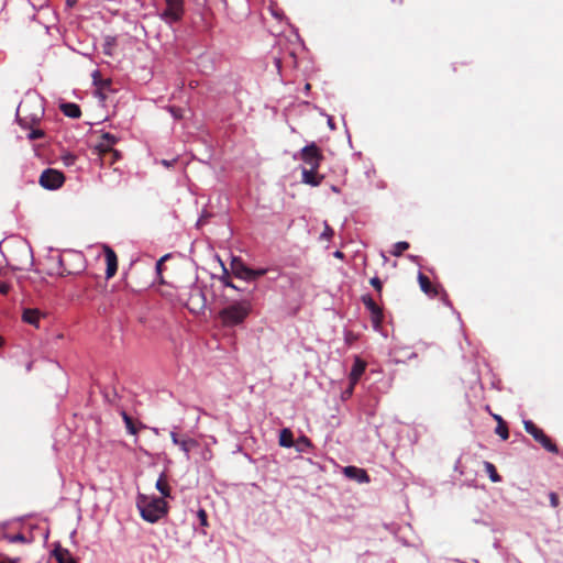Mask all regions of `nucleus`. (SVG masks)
I'll return each instance as SVG.
<instances>
[{"instance_id":"obj_23","label":"nucleus","mask_w":563,"mask_h":563,"mask_svg":"<svg viewBox=\"0 0 563 563\" xmlns=\"http://www.w3.org/2000/svg\"><path fill=\"white\" fill-rule=\"evenodd\" d=\"M294 444V435L289 429H283L279 433V445L290 448Z\"/></svg>"},{"instance_id":"obj_20","label":"nucleus","mask_w":563,"mask_h":563,"mask_svg":"<svg viewBox=\"0 0 563 563\" xmlns=\"http://www.w3.org/2000/svg\"><path fill=\"white\" fill-rule=\"evenodd\" d=\"M98 154L100 156L101 163L109 164V165L114 164L121 157L120 152L117 150L98 152Z\"/></svg>"},{"instance_id":"obj_30","label":"nucleus","mask_w":563,"mask_h":563,"mask_svg":"<svg viewBox=\"0 0 563 563\" xmlns=\"http://www.w3.org/2000/svg\"><path fill=\"white\" fill-rule=\"evenodd\" d=\"M369 284L377 290V292L380 296L382 295V290H383V283H382V280L377 276H375V277L371 278Z\"/></svg>"},{"instance_id":"obj_10","label":"nucleus","mask_w":563,"mask_h":563,"mask_svg":"<svg viewBox=\"0 0 563 563\" xmlns=\"http://www.w3.org/2000/svg\"><path fill=\"white\" fill-rule=\"evenodd\" d=\"M301 179L303 184L316 187L323 181L324 176L320 175L318 169L303 167L301 170Z\"/></svg>"},{"instance_id":"obj_50","label":"nucleus","mask_w":563,"mask_h":563,"mask_svg":"<svg viewBox=\"0 0 563 563\" xmlns=\"http://www.w3.org/2000/svg\"><path fill=\"white\" fill-rule=\"evenodd\" d=\"M301 440H302V444H310V441L308 440V438L302 437Z\"/></svg>"},{"instance_id":"obj_1","label":"nucleus","mask_w":563,"mask_h":563,"mask_svg":"<svg viewBox=\"0 0 563 563\" xmlns=\"http://www.w3.org/2000/svg\"><path fill=\"white\" fill-rule=\"evenodd\" d=\"M136 507L140 510L141 517L151 523L157 522L167 514V503L163 498L155 496L139 495Z\"/></svg>"},{"instance_id":"obj_16","label":"nucleus","mask_w":563,"mask_h":563,"mask_svg":"<svg viewBox=\"0 0 563 563\" xmlns=\"http://www.w3.org/2000/svg\"><path fill=\"white\" fill-rule=\"evenodd\" d=\"M42 316L43 314L38 309L27 308L23 310L22 320L37 328Z\"/></svg>"},{"instance_id":"obj_29","label":"nucleus","mask_w":563,"mask_h":563,"mask_svg":"<svg viewBox=\"0 0 563 563\" xmlns=\"http://www.w3.org/2000/svg\"><path fill=\"white\" fill-rule=\"evenodd\" d=\"M43 136H44V131L40 130V129H32L27 135L29 140H31V141L42 139Z\"/></svg>"},{"instance_id":"obj_25","label":"nucleus","mask_w":563,"mask_h":563,"mask_svg":"<svg viewBox=\"0 0 563 563\" xmlns=\"http://www.w3.org/2000/svg\"><path fill=\"white\" fill-rule=\"evenodd\" d=\"M496 434H498L503 440H507L509 438L508 426L505 420H500L495 429Z\"/></svg>"},{"instance_id":"obj_6","label":"nucleus","mask_w":563,"mask_h":563,"mask_svg":"<svg viewBox=\"0 0 563 563\" xmlns=\"http://www.w3.org/2000/svg\"><path fill=\"white\" fill-rule=\"evenodd\" d=\"M166 8L159 13V18L168 24L178 22L184 15V0H165Z\"/></svg>"},{"instance_id":"obj_44","label":"nucleus","mask_w":563,"mask_h":563,"mask_svg":"<svg viewBox=\"0 0 563 563\" xmlns=\"http://www.w3.org/2000/svg\"><path fill=\"white\" fill-rule=\"evenodd\" d=\"M42 112H43V110H42V108L40 107V109H38V113H34V114H33V117L31 118V121H32V122H36V121H38V120H40V117H41V114H42Z\"/></svg>"},{"instance_id":"obj_35","label":"nucleus","mask_w":563,"mask_h":563,"mask_svg":"<svg viewBox=\"0 0 563 563\" xmlns=\"http://www.w3.org/2000/svg\"><path fill=\"white\" fill-rule=\"evenodd\" d=\"M198 518L200 520V525L201 526H207L208 525V522H207V512L203 509H200L198 511Z\"/></svg>"},{"instance_id":"obj_3","label":"nucleus","mask_w":563,"mask_h":563,"mask_svg":"<svg viewBox=\"0 0 563 563\" xmlns=\"http://www.w3.org/2000/svg\"><path fill=\"white\" fill-rule=\"evenodd\" d=\"M523 427L526 432L532 435V438L540 443L544 450L555 454L559 453L558 445L531 420L525 421Z\"/></svg>"},{"instance_id":"obj_38","label":"nucleus","mask_w":563,"mask_h":563,"mask_svg":"<svg viewBox=\"0 0 563 563\" xmlns=\"http://www.w3.org/2000/svg\"><path fill=\"white\" fill-rule=\"evenodd\" d=\"M332 235H333V230H332V228H330L327 224L325 228H324L323 233L321 234V236L324 238V239H330Z\"/></svg>"},{"instance_id":"obj_14","label":"nucleus","mask_w":563,"mask_h":563,"mask_svg":"<svg viewBox=\"0 0 563 563\" xmlns=\"http://www.w3.org/2000/svg\"><path fill=\"white\" fill-rule=\"evenodd\" d=\"M366 368V363L362 361L360 357H355L354 364L352 366L349 379L352 385H356L361 376L364 374Z\"/></svg>"},{"instance_id":"obj_49","label":"nucleus","mask_w":563,"mask_h":563,"mask_svg":"<svg viewBox=\"0 0 563 563\" xmlns=\"http://www.w3.org/2000/svg\"><path fill=\"white\" fill-rule=\"evenodd\" d=\"M494 419L497 421V424L499 423L500 420H504L499 415H495V413H492Z\"/></svg>"},{"instance_id":"obj_11","label":"nucleus","mask_w":563,"mask_h":563,"mask_svg":"<svg viewBox=\"0 0 563 563\" xmlns=\"http://www.w3.org/2000/svg\"><path fill=\"white\" fill-rule=\"evenodd\" d=\"M343 473L346 477L354 479L358 483H368L369 476L367 472L363 468L356 466H346L343 470Z\"/></svg>"},{"instance_id":"obj_31","label":"nucleus","mask_w":563,"mask_h":563,"mask_svg":"<svg viewBox=\"0 0 563 563\" xmlns=\"http://www.w3.org/2000/svg\"><path fill=\"white\" fill-rule=\"evenodd\" d=\"M222 284L227 287H231L233 289H238V287L231 282V278L228 274V272L224 273V275L220 278Z\"/></svg>"},{"instance_id":"obj_43","label":"nucleus","mask_w":563,"mask_h":563,"mask_svg":"<svg viewBox=\"0 0 563 563\" xmlns=\"http://www.w3.org/2000/svg\"><path fill=\"white\" fill-rule=\"evenodd\" d=\"M111 85V82L109 80H106L102 82L101 87H100V96L101 98H104V96L102 95L101 90L106 89V88H109Z\"/></svg>"},{"instance_id":"obj_48","label":"nucleus","mask_w":563,"mask_h":563,"mask_svg":"<svg viewBox=\"0 0 563 563\" xmlns=\"http://www.w3.org/2000/svg\"><path fill=\"white\" fill-rule=\"evenodd\" d=\"M275 65H276L277 69L279 70L280 66H282V60L279 58H275Z\"/></svg>"},{"instance_id":"obj_24","label":"nucleus","mask_w":563,"mask_h":563,"mask_svg":"<svg viewBox=\"0 0 563 563\" xmlns=\"http://www.w3.org/2000/svg\"><path fill=\"white\" fill-rule=\"evenodd\" d=\"M484 468L488 474L489 478L494 483H498L501 481V476L498 474L495 465L490 462H484Z\"/></svg>"},{"instance_id":"obj_45","label":"nucleus","mask_w":563,"mask_h":563,"mask_svg":"<svg viewBox=\"0 0 563 563\" xmlns=\"http://www.w3.org/2000/svg\"><path fill=\"white\" fill-rule=\"evenodd\" d=\"M64 162H65L66 165H70V164H73L75 162V156L68 155V156H66L64 158Z\"/></svg>"},{"instance_id":"obj_34","label":"nucleus","mask_w":563,"mask_h":563,"mask_svg":"<svg viewBox=\"0 0 563 563\" xmlns=\"http://www.w3.org/2000/svg\"><path fill=\"white\" fill-rule=\"evenodd\" d=\"M25 108H26V103H24V102H21V103L19 104V107H18V111H16V113H18V118H19L20 123H22V122H23V120H24V119L22 118V113H23V112H25Z\"/></svg>"},{"instance_id":"obj_17","label":"nucleus","mask_w":563,"mask_h":563,"mask_svg":"<svg viewBox=\"0 0 563 563\" xmlns=\"http://www.w3.org/2000/svg\"><path fill=\"white\" fill-rule=\"evenodd\" d=\"M117 143V137L110 133H103L101 140L96 146L98 152H104L113 150V145Z\"/></svg>"},{"instance_id":"obj_36","label":"nucleus","mask_w":563,"mask_h":563,"mask_svg":"<svg viewBox=\"0 0 563 563\" xmlns=\"http://www.w3.org/2000/svg\"><path fill=\"white\" fill-rule=\"evenodd\" d=\"M170 439H172V441H173V443H174L175 445H178V446H179V444H180V442H181V440H183V437H179L177 432L172 431V432H170Z\"/></svg>"},{"instance_id":"obj_51","label":"nucleus","mask_w":563,"mask_h":563,"mask_svg":"<svg viewBox=\"0 0 563 563\" xmlns=\"http://www.w3.org/2000/svg\"><path fill=\"white\" fill-rule=\"evenodd\" d=\"M301 440H302V444H310V441L308 440V438L302 437Z\"/></svg>"},{"instance_id":"obj_54","label":"nucleus","mask_w":563,"mask_h":563,"mask_svg":"<svg viewBox=\"0 0 563 563\" xmlns=\"http://www.w3.org/2000/svg\"><path fill=\"white\" fill-rule=\"evenodd\" d=\"M391 1H393V2H395V3L397 2V3H399V4H401V3H402V0H391Z\"/></svg>"},{"instance_id":"obj_32","label":"nucleus","mask_w":563,"mask_h":563,"mask_svg":"<svg viewBox=\"0 0 563 563\" xmlns=\"http://www.w3.org/2000/svg\"><path fill=\"white\" fill-rule=\"evenodd\" d=\"M115 38L114 37H107L106 45H104V53L108 55H111V47L114 45Z\"/></svg>"},{"instance_id":"obj_40","label":"nucleus","mask_w":563,"mask_h":563,"mask_svg":"<svg viewBox=\"0 0 563 563\" xmlns=\"http://www.w3.org/2000/svg\"><path fill=\"white\" fill-rule=\"evenodd\" d=\"M12 542H23L25 541V537L22 533H18L11 538Z\"/></svg>"},{"instance_id":"obj_9","label":"nucleus","mask_w":563,"mask_h":563,"mask_svg":"<svg viewBox=\"0 0 563 563\" xmlns=\"http://www.w3.org/2000/svg\"><path fill=\"white\" fill-rule=\"evenodd\" d=\"M103 251L107 263L106 277L109 279L113 277L118 271V257L115 252L108 245L103 246Z\"/></svg>"},{"instance_id":"obj_33","label":"nucleus","mask_w":563,"mask_h":563,"mask_svg":"<svg viewBox=\"0 0 563 563\" xmlns=\"http://www.w3.org/2000/svg\"><path fill=\"white\" fill-rule=\"evenodd\" d=\"M550 504L553 508H556L559 506V496L556 493H550L549 494Z\"/></svg>"},{"instance_id":"obj_52","label":"nucleus","mask_w":563,"mask_h":563,"mask_svg":"<svg viewBox=\"0 0 563 563\" xmlns=\"http://www.w3.org/2000/svg\"><path fill=\"white\" fill-rule=\"evenodd\" d=\"M211 457V451H208V453H206V459H210Z\"/></svg>"},{"instance_id":"obj_5","label":"nucleus","mask_w":563,"mask_h":563,"mask_svg":"<svg viewBox=\"0 0 563 563\" xmlns=\"http://www.w3.org/2000/svg\"><path fill=\"white\" fill-rule=\"evenodd\" d=\"M65 183L64 174L55 168H46L42 172L38 184L48 190H56Z\"/></svg>"},{"instance_id":"obj_18","label":"nucleus","mask_w":563,"mask_h":563,"mask_svg":"<svg viewBox=\"0 0 563 563\" xmlns=\"http://www.w3.org/2000/svg\"><path fill=\"white\" fill-rule=\"evenodd\" d=\"M122 419L124 421L125 428L130 434H137L139 430L143 428L142 423H136L131 416H129L125 411L121 412Z\"/></svg>"},{"instance_id":"obj_4","label":"nucleus","mask_w":563,"mask_h":563,"mask_svg":"<svg viewBox=\"0 0 563 563\" xmlns=\"http://www.w3.org/2000/svg\"><path fill=\"white\" fill-rule=\"evenodd\" d=\"M299 158L305 163L307 168L319 169L324 156L316 143H310L301 148Z\"/></svg>"},{"instance_id":"obj_26","label":"nucleus","mask_w":563,"mask_h":563,"mask_svg":"<svg viewBox=\"0 0 563 563\" xmlns=\"http://www.w3.org/2000/svg\"><path fill=\"white\" fill-rule=\"evenodd\" d=\"M65 261H66V256L65 255L58 256L59 269L57 271V274L60 275V276H67V275H70V274L74 273L71 269H68V268L65 267Z\"/></svg>"},{"instance_id":"obj_7","label":"nucleus","mask_w":563,"mask_h":563,"mask_svg":"<svg viewBox=\"0 0 563 563\" xmlns=\"http://www.w3.org/2000/svg\"><path fill=\"white\" fill-rule=\"evenodd\" d=\"M362 302L366 307V309L371 312V321L373 328L375 330H379L382 328L384 321L383 309L375 302V300L369 295H364L362 297Z\"/></svg>"},{"instance_id":"obj_13","label":"nucleus","mask_w":563,"mask_h":563,"mask_svg":"<svg viewBox=\"0 0 563 563\" xmlns=\"http://www.w3.org/2000/svg\"><path fill=\"white\" fill-rule=\"evenodd\" d=\"M418 282H419V286H420L421 290L426 295H428L430 297L438 296V294H439L438 287L431 283L430 278L427 275H424L423 273H419Z\"/></svg>"},{"instance_id":"obj_2","label":"nucleus","mask_w":563,"mask_h":563,"mask_svg":"<svg viewBox=\"0 0 563 563\" xmlns=\"http://www.w3.org/2000/svg\"><path fill=\"white\" fill-rule=\"evenodd\" d=\"M251 312L250 301L234 302L219 312V317L224 327H234L241 324Z\"/></svg>"},{"instance_id":"obj_8","label":"nucleus","mask_w":563,"mask_h":563,"mask_svg":"<svg viewBox=\"0 0 563 563\" xmlns=\"http://www.w3.org/2000/svg\"><path fill=\"white\" fill-rule=\"evenodd\" d=\"M187 307L195 313H198L205 309L206 298L200 288L195 287L191 289L190 296L187 300Z\"/></svg>"},{"instance_id":"obj_41","label":"nucleus","mask_w":563,"mask_h":563,"mask_svg":"<svg viewBox=\"0 0 563 563\" xmlns=\"http://www.w3.org/2000/svg\"><path fill=\"white\" fill-rule=\"evenodd\" d=\"M20 558H5L0 561V563H19Z\"/></svg>"},{"instance_id":"obj_21","label":"nucleus","mask_w":563,"mask_h":563,"mask_svg":"<svg viewBox=\"0 0 563 563\" xmlns=\"http://www.w3.org/2000/svg\"><path fill=\"white\" fill-rule=\"evenodd\" d=\"M156 489L164 496L169 497L170 496V487L168 485V481L166 475L163 473L156 481Z\"/></svg>"},{"instance_id":"obj_19","label":"nucleus","mask_w":563,"mask_h":563,"mask_svg":"<svg viewBox=\"0 0 563 563\" xmlns=\"http://www.w3.org/2000/svg\"><path fill=\"white\" fill-rule=\"evenodd\" d=\"M62 112L69 118L77 119L81 115L80 107L76 103L68 102L60 106Z\"/></svg>"},{"instance_id":"obj_39","label":"nucleus","mask_w":563,"mask_h":563,"mask_svg":"<svg viewBox=\"0 0 563 563\" xmlns=\"http://www.w3.org/2000/svg\"><path fill=\"white\" fill-rule=\"evenodd\" d=\"M354 387H355V385H352V383L350 382L349 387L343 393V397L344 398L351 397L353 394Z\"/></svg>"},{"instance_id":"obj_47","label":"nucleus","mask_w":563,"mask_h":563,"mask_svg":"<svg viewBox=\"0 0 563 563\" xmlns=\"http://www.w3.org/2000/svg\"><path fill=\"white\" fill-rule=\"evenodd\" d=\"M77 0H66V3L68 7H74L76 4Z\"/></svg>"},{"instance_id":"obj_37","label":"nucleus","mask_w":563,"mask_h":563,"mask_svg":"<svg viewBox=\"0 0 563 563\" xmlns=\"http://www.w3.org/2000/svg\"><path fill=\"white\" fill-rule=\"evenodd\" d=\"M10 289H11V286L8 283H5V282L0 283V294L1 295L9 294Z\"/></svg>"},{"instance_id":"obj_53","label":"nucleus","mask_w":563,"mask_h":563,"mask_svg":"<svg viewBox=\"0 0 563 563\" xmlns=\"http://www.w3.org/2000/svg\"><path fill=\"white\" fill-rule=\"evenodd\" d=\"M211 457V451H208V453H206V459H210Z\"/></svg>"},{"instance_id":"obj_42","label":"nucleus","mask_w":563,"mask_h":563,"mask_svg":"<svg viewBox=\"0 0 563 563\" xmlns=\"http://www.w3.org/2000/svg\"><path fill=\"white\" fill-rule=\"evenodd\" d=\"M170 112H172V114H173L175 118H177V119H179V118H181V117H183V114H181V110H180V109H178V108H170Z\"/></svg>"},{"instance_id":"obj_27","label":"nucleus","mask_w":563,"mask_h":563,"mask_svg":"<svg viewBox=\"0 0 563 563\" xmlns=\"http://www.w3.org/2000/svg\"><path fill=\"white\" fill-rule=\"evenodd\" d=\"M408 249H409V243L408 242H405V241L397 242L394 245V250H393L391 254L394 256H400Z\"/></svg>"},{"instance_id":"obj_15","label":"nucleus","mask_w":563,"mask_h":563,"mask_svg":"<svg viewBox=\"0 0 563 563\" xmlns=\"http://www.w3.org/2000/svg\"><path fill=\"white\" fill-rule=\"evenodd\" d=\"M52 554L57 563H77V560L71 555L69 550L62 548L59 544L55 547Z\"/></svg>"},{"instance_id":"obj_28","label":"nucleus","mask_w":563,"mask_h":563,"mask_svg":"<svg viewBox=\"0 0 563 563\" xmlns=\"http://www.w3.org/2000/svg\"><path fill=\"white\" fill-rule=\"evenodd\" d=\"M266 269L264 268H260V269H250V276H249V282L251 280H255L262 276H264L266 274Z\"/></svg>"},{"instance_id":"obj_46","label":"nucleus","mask_w":563,"mask_h":563,"mask_svg":"<svg viewBox=\"0 0 563 563\" xmlns=\"http://www.w3.org/2000/svg\"><path fill=\"white\" fill-rule=\"evenodd\" d=\"M334 256H335L336 258H343L344 254H343L341 251H335V252H334Z\"/></svg>"},{"instance_id":"obj_22","label":"nucleus","mask_w":563,"mask_h":563,"mask_svg":"<svg viewBox=\"0 0 563 563\" xmlns=\"http://www.w3.org/2000/svg\"><path fill=\"white\" fill-rule=\"evenodd\" d=\"M198 446V442L195 439L183 437L179 444V449L185 453L186 457L189 459V453L192 449Z\"/></svg>"},{"instance_id":"obj_55","label":"nucleus","mask_w":563,"mask_h":563,"mask_svg":"<svg viewBox=\"0 0 563 563\" xmlns=\"http://www.w3.org/2000/svg\"><path fill=\"white\" fill-rule=\"evenodd\" d=\"M5 558H8V556H7V555H3V554H0V561H1L2 559H5Z\"/></svg>"},{"instance_id":"obj_12","label":"nucleus","mask_w":563,"mask_h":563,"mask_svg":"<svg viewBox=\"0 0 563 563\" xmlns=\"http://www.w3.org/2000/svg\"><path fill=\"white\" fill-rule=\"evenodd\" d=\"M231 269L235 277L247 280L250 276V267H247L240 258L234 257L231 262Z\"/></svg>"}]
</instances>
